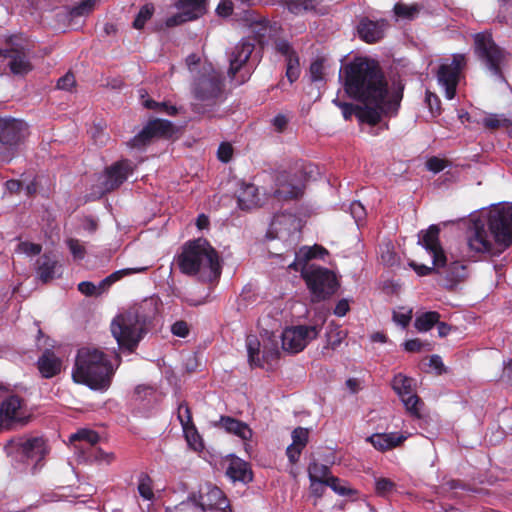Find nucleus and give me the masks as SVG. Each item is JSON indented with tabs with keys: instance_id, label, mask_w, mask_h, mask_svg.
I'll return each instance as SVG.
<instances>
[{
	"instance_id": "obj_1",
	"label": "nucleus",
	"mask_w": 512,
	"mask_h": 512,
	"mask_svg": "<svg viewBox=\"0 0 512 512\" xmlns=\"http://www.w3.org/2000/svg\"><path fill=\"white\" fill-rule=\"evenodd\" d=\"M344 89L348 96L383 117L395 115L402 99V92L389 91L379 63L366 57H356L345 66Z\"/></svg>"
},
{
	"instance_id": "obj_2",
	"label": "nucleus",
	"mask_w": 512,
	"mask_h": 512,
	"mask_svg": "<svg viewBox=\"0 0 512 512\" xmlns=\"http://www.w3.org/2000/svg\"><path fill=\"white\" fill-rule=\"evenodd\" d=\"M154 311L153 301L144 300L139 304L133 305L112 320L110 325L111 333L121 348H125L130 352L134 351L146 334L147 323Z\"/></svg>"
},
{
	"instance_id": "obj_3",
	"label": "nucleus",
	"mask_w": 512,
	"mask_h": 512,
	"mask_svg": "<svg viewBox=\"0 0 512 512\" xmlns=\"http://www.w3.org/2000/svg\"><path fill=\"white\" fill-rule=\"evenodd\" d=\"M177 264L182 273L198 276L201 281L205 282H212L221 274V265L216 250L202 238L189 242L183 247Z\"/></svg>"
},
{
	"instance_id": "obj_4",
	"label": "nucleus",
	"mask_w": 512,
	"mask_h": 512,
	"mask_svg": "<svg viewBox=\"0 0 512 512\" xmlns=\"http://www.w3.org/2000/svg\"><path fill=\"white\" fill-rule=\"evenodd\" d=\"M113 375L108 357L94 347H82L78 350L72 377L75 382L85 384L94 390H106Z\"/></svg>"
},
{
	"instance_id": "obj_5",
	"label": "nucleus",
	"mask_w": 512,
	"mask_h": 512,
	"mask_svg": "<svg viewBox=\"0 0 512 512\" xmlns=\"http://www.w3.org/2000/svg\"><path fill=\"white\" fill-rule=\"evenodd\" d=\"M440 229L431 225L427 230L419 233L418 243L434 259L436 273L440 276L439 282L446 288L452 289L466 277V266L459 261L447 263V257L439 242Z\"/></svg>"
},
{
	"instance_id": "obj_6",
	"label": "nucleus",
	"mask_w": 512,
	"mask_h": 512,
	"mask_svg": "<svg viewBox=\"0 0 512 512\" xmlns=\"http://www.w3.org/2000/svg\"><path fill=\"white\" fill-rule=\"evenodd\" d=\"M222 88L221 74L211 64L202 65L191 85L194 98L192 110L198 114L210 112L220 97Z\"/></svg>"
},
{
	"instance_id": "obj_7",
	"label": "nucleus",
	"mask_w": 512,
	"mask_h": 512,
	"mask_svg": "<svg viewBox=\"0 0 512 512\" xmlns=\"http://www.w3.org/2000/svg\"><path fill=\"white\" fill-rule=\"evenodd\" d=\"M474 54L481 65L496 79L504 81L503 69L508 63L509 54L500 47L488 31L473 36Z\"/></svg>"
},
{
	"instance_id": "obj_8",
	"label": "nucleus",
	"mask_w": 512,
	"mask_h": 512,
	"mask_svg": "<svg viewBox=\"0 0 512 512\" xmlns=\"http://www.w3.org/2000/svg\"><path fill=\"white\" fill-rule=\"evenodd\" d=\"M29 136L28 124L11 117L0 118V162H10Z\"/></svg>"
},
{
	"instance_id": "obj_9",
	"label": "nucleus",
	"mask_w": 512,
	"mask_h": 512,
	"mask_svg": "<svg viewBox=\"0 0 512 512\" xmlns=\"http://www.w3.org/2000/svg\"><path fill=\"white\" fill-rule=\"evenodd\" d=\"M300 270L311 292L312 301H323L336 292L339 284L335 274L329 269L315 265H304Z\"/></svg>"
},
{
	"instance_id": "obj_10",
	"label": "nucleus",
	"mask_w": 512,
	"mask_h": 512,
	"mask_svg": "<svg viewBox=\"0 0 512 512\" xmlns=\"http://www.w3.org/2000/svg\"><path fill=\"white\" fill-rule=\"evenodd\" d=\"M488 226L497 243L512 244V203L493 206L488 215Z\"/></svg>"
},
{
	"instance_id": "obj_11",
	"label": "nucleus",
	"mask_w": 512,
	"mask_h": 512,
	"mask_svg": "<svg viewBox=\"0 0 512 512\" xmlns=\"http://www.w3.org/2000/svg\"><path fill=\"white\" fill-rule=\"evenodd\" d=\"M467 65L465 54H454L452 59H444L437 70V81L445 89L447 99H453L462 70Z\"/></svg>"
},
{
	"instance_id": "obj_12",
	"label": "nucleus",
	"mask_w": 512,
	"mask_h": 512,
	"mask_svg": "<svg viewBox=\"0 0 512 512\" xmlns=\"http://www.w3.org/2000/svg\"><path fill=\"white\" fill-rule=\"evenodd\" d=\"M321 328L317 325H298L286 328L282 332V348L289 353L302 351L307 344L315 339Z\"/></svg>"
},
{
	"instance_id": "obj_13",
	"label": "nucleus",
	"mask_w": 512,
	"mask_h": 512,
	"mask_svg": "<svg viewBox=\"0 0 512 512\" xmlns=\"http://www.w3.org/2000/svg\"><path fill=\"white\" fill-rule=\"evenodd\" d=\"M174 133V126L168 120L156 119L150 121L137 135L128 143L130 148L141 149L148 145L153 138L169 137Z\"/></svg>"
},
{
	"instance_id": "obj_14",
	"label": "nucleus",
	"mask_w": 512,
	"mask_h": 512,
	"mask_svg": "<svg viewBox=\"0 0 512 512\" xmlns=\"http://www.w3.org/2000/svg\"><path fill=\"white\" fill-rule=\"evenodd\" d=\"M196 498L203 512H231L227 498L216 486L205 485L199 490Z\"/></svg>"
},
{
	"instance_id": "obj_15",
	"label": "nucleus",
	"mask_w": 512,
	"mask_h": 512,
	"mask_svg": "<svg viewBox=\"0 0 512 512\" xmlns=\"http://www.w3.org/2000/svg\"><path fill=\"white\" fill-rule=\"evenodd\" d=\"M491 230L486 229L485 223L481 220L474 221L467 230V244L471 251L486 253L492 250Z\"/></svg>"
},
{
	"instance_id": "obj_16",
	"label": "nucleus",
	"mask_w": 512,
	"mask_h": 512,
	"mask_svg": "<svg viewBox=\"0 0 512 512\" xmlns=\"http://www.w3.org/2000/svg\"><path fill=\"white\" fill-rule=\"evenodd\" d=\"M13 446L21 458L34 463V467L44 459L47 452L45 441L41 437L18 439L13 442Z\"/></svg>"
},
{
	"instance_id": "obj_17",
	"label": "nucleus",
	"mask_w": 512,
	"mask_h": 512,
	"mask_svg": "<svg viewBox=\"0 0 512 512\" xmlns=\"http://www.w3.org/2000/svg\"><path fill=\"white\" fill-rule=\"evenodd\" d=\"M333 103L341 109L343 117L346 120L351 119V117L355 115L362 123L376 125L383 118L379 112H376V110L370 108L368 105H355L352 103L342 102L338 99H334Z\"/></svg>"
},
{
	"instance_id": "obj_18",
	"label": "nucleus",
	"mask_w": 512,
	"mask_h": 512,
	"mask_svg": "<svg viewBox=\"0 0 512 512\" xmlns=\"http://www.w3.org/2000/svg\"><path fill=\"white\" fill-rule=\"evenodd\" d=\"M254 43L249 39H242L229 54L228 76L231 79L246 65L252 52L254 51Z\"/></svg>"
},
{
	"instance_id": "obj_19",
	"label": "nucleus",
	"mask_w": 512,
	"mask_h": 512,
	"mask_svg": "<svg viewBox=\"0 0 512 512\" xmlns=\"http://www.w3.org/2000/svg\"><path fill=\"white\" fill-rule=\"evenodd\" d=\"M135 165L127 159L114 163L106 170V180L103 183L105 191L118 188L127 177L133 173Z\"/></svg>"
},
{
	"instance_id": "obj_20",
	"label": "nucleus",
	"mask_w": 512,
	"mask_h": 512,
	"mask_svg": "<svg viewBox=\"0 0 512 512\" xmlns=\"http://www.w3.org/2000/svg\"><path fill=\"white\" fill-rule=\"evenodd\" d=\"M0 56L10 59L8 65L15 75H25L33 69L28 54L23 48L0 49Z\"/></svg>"
},
{
	"instance_id": "obj_21",
	"label": "nucleus",
	"mask_w": 512,
	"mask_h": 512,
	"mask_svg": "<svg viewBox=\"0 0 512 512\" xmlns=\"http://www.w3.org/2000/svg\"><path fill=\"white\" fill-rule=\"evenodd\" d=\"M387 27L385 20L372 21L368 18H362L357 26L359 37L367 43H375L383 38Z\"/></svg>"
},
{
	"instance_id": "obj_22",
	"label": "nucleus",
	"mask_w": 512,
	"mask_h": 512,
	"mask_svg": "<svg viewBox=\"0 0 512 512\" xmlns=\"http://www.w3.org/2000/svg\"><path fill=\"white\" fill-rule=\"evenodd\" d=\"M39 372L44 378H52L61 372L62 361L51 350H45L37 361Z\"/></svg>"
},
{
	"instance_id": "obj_23",
	"label": "nucleus",
	"mask_w": 512,
	"mask_h": 512,
	"mask_svg": "<svg viewBox=\"0 0 512 512\" xmlns=\"http://www.w3.org/2000/svg\"><path fill=\"white\" fill-rule=\"evenodd\" d=\"M406 436L399 433H378L370 436L367 440L379 451H387L399 446Z\"/></svg>"
},
{
	"instance_id": "obj_24",
	"label": "nucleus",
	"mask_w": 512,
	"mask_h": 512,
	"mask_svg": "<svg viewBox=\"0 0 512 512\" xmlns=\"http://www.w3.org/2000/svg\"><path fill=\"white\" fill-rule=\"evenodd\" d=\"M242 22L251 29V32L257 38L258 42H262L268 30V22L255 14L251 9L243 10Z\"/></svg>"
},
{
	"instance_id": "obj_25",
	"label": "nucleus",
	"mask_w": 512,
	"mask_h": 512,
	"mask_svg": "<svg viewBox=\"0 0 512 512\" xmlns=\"http://www.w3.org/2000/svg\"><path fill=\"white\" fill-rule=\"evenodd\" d=\"M215 426L224 428L228 433H232L243 440L252 437V430L247 424L229 416H221Z\"/></svg>"
},
{
	"instance_id": "obj_26",
	"label": "nucleus",
	"mask_w": 512,
	"mask_h": 512,
	"mask_svg": "<svg viewBox=\"0 0 512 512\" xmlns=\"http://www.w3.org/2000/svg\"><path fill=\"white\" fill-rule=\"evenodd\" d=\"M226 474L233 481L248 483L252 480V471L249 469L248 464L239 458H234L230 461Z\"/></svg>"
},
{
	"instance_id": "obj_27",
	"label": "nucleus",
	"mask_w": 512,
	"mask_h": 512,
	"mask_svg": "<svg viewBox=\"0 0 512 512\" xmlns=\"http://www.w3.org/2000/svg\"><path fill=\"white\" fill-rule=\"evenodd\" d=\"M248 4L242 0H222L216 8V12L219 16L227 17L234 15L237 20L242 21L243 10H245Z\"/></svg>"
},
{
	"instance_id": "obj_28",
	"label": "nucleus",
	"mask_w": 512,
	"mask_h": 512,
	"mask_svg": "<svg viewBox=\"0 0 512 512\" xmlns=\"http://www.w3.org/2000/svg\"><path fill=\"white\" fill-rule=\"evenodd\" d=\"M22 408V399L12 395L3 401L1 405V415L10 421H20L22 419L20 410Z\"/></svg>"
},
{
	"instance_id": "obj_29",
	"label": "nucleus",
	"mask_w": 512,
	"mask_h": 512,
	"mask_svg": "<svg viewBox=\"0 0 512 512\" xmlns=\"http://www.w3.org/2000/svg\"><path fill=\"white\" fill-rule=\"evenodd\" d=\"M208 0H178L175 7L178 10H184L185 15H190L194 19L203 16L207 11Z\"/></svg>"
},
{
	"instance_id": "obj_30",
	"label": "nucleus",
	"mask_w": 512,
	"mask_h": 512,
	"mask_svg": "<svg viewBox=\"0 0 512 512\" xmlns=\"http://www.w3.org/2000/svg\"><path fill=\"white\" fill-rule=\"evenodd\" d=\"M238 203L242 209H251L260 203L258 189L253 184L244 185L238 193Z\"/></svg>"
},
{
	"instance_id": "obj_31",
	"label": "nucleus",
	"mask_w": 512,
	"mask_h": 512,
	"mask_svg": "<svg viewBox=\"0 0 512 512\" xmlns=\"http://www.w3.org/2000/svg\"><path fill=\"white\" fill-rule=\"evenodd\" d=\"M57 261L50 255L44 254L37 260V275L39 279L47 283L52 280L55 275Z\"/></svg>"
},
{
	"instance_id": "obj_32",
	"label": "nucleus",
	"mask_w": 512,
	"mask_h": 512,
	"mask_svg": "<svg viewBox=\"0 0 512 512\" xmlns=\"http://www.w3.org/2000/svg\"><path fill=\"white\" fill-rule=\"evenodd\" d=\"M147 267H137V268H125L118 271L113 272L109 276H107L105 279L100 281L99 285L97 287V294H101L106 289H108L113 283L117 282L124 276H128L134 273H140L146 271Z\"/></svg>"
},
{
	"instance_id": "obj_33",
	"label": "nucleus",
	"mask_w": 512,
	"mask_h": 512,
	"mask_svg": "<svg viewBox=\"0 0 512 512\" xmlns=\"http://www.w3.org/2000/svg\"><path fill=\"white\" fill-rule=\"evenodd\" d=\"M99 439L98 433L90 429H81L70 436L71 442H80V445L76 448L83 451L97 444Z\"/></svg>"
},
{
	"instance_id": "obj_34",
	"label": "nucleus",
	"mask_w": 512,
	"mask_h": 512,
	"mask_svg": "<svg viewBox=\"0 0 512 512\" xmlns=\"http://www.w3.org/2000/svg\"><path fill=\"white\" fill-rule=\"evenodd\" d=\"M414 379L401 373L395 375L392 381V387L399 397H404L413 391Z\"/></svg>"
},
{
	"instance_id": "obj_35",
	"label": "nucleus",
	"mask_w": 512,
	"mask_h": 512,
	"mask_svg": "<svg viewBox=\"0 0 512 512\" xmlns=\"http://www.w3.org/2000/svg\"><path fill=\"white\" fill-rule=\"evenodd\" d=\"M440 315L438 312L430 311L425 312L415 319V328L420 332L430 330L435 324L438 323Z\"/></svg>"
},
{
	"instance_id": "obj_36",
	"label": "nucleus",
	"mask_w": 512,
	"mask_h": 512,
	"mask_svg": "<svg viewBox=\"0 0 512 512\" xmlns=\"http://www.w3.org/2000/svg\"><path fill=\"white\" fill-rule=\"evenodd\" d=\"M308 474L310 481H318L325 483L326 481H328V478L331 477L329 475V468L326 465L317 462H312L309 464Z\"/></svg>"
},
{
	"instance_id": "obj_37",
	"label": "nucleus",
	"mask_w": 512,
	"mask_h": 512,
	"mask_svg": "<svg viewBox=\"0 0 512 512\" xmlns=\"http://www.w3.org/2000/svg\"><path fill=\"white\" fill-rule=\"evenodd\" d=\"M403 404L406 407V410L414 417H421V409L424 406V403L421 399L414 393H410L404 397H401Z\"/></svg>"
},
{
	"instance_id": "obj_38",
	"label": "nucleus",
	"mask_w": 512,
	"mask_h": 512,
	"mask_svg": "<svg viewBox=\"0 0 512 512\" xmlns=\"http://www.w3.org/2000/svg\"><path fill=\"white\" fill-rule=\"evenodd\" d=\"M138 492L139 495L147 501L153 502L155 499V494L153 490V481L152 479L146 475L142 474L138 480Z\"/></svg>"
},
{
	"instance_id": "obj_39",
	"label": "nucleus",
	"mask_w": 512,
	"mask_h": 512,
	"mask_svg": "<svg viewBox=\"0 0 512 512\" xmlns=\"http://www.w3.org/2000/svg\"><path fill=\"white\" fill-rule=\"evenodd\" d=\"M249 362L251 365L260 366L261 360L259 358L260 343L255 336H249L246 340Z\"/></svg>"
},
{
	"instance_id": "obj_40",
	"label": "nucleus",
	"mask_w": 512,
	"mask_h": 512,
	"mask_svg": "<svg viewBox=\"0 0 512 512\" xmlns=\"http://www.w3.org/2000/svg\"><path fill=\"white\" fill-rule=\"evenodd\" d=\"M154 14L153 4L143 5L133 21V27L137 30L144 28L145 23L151 19Z\"/></svg>"
},
{
	"instance_id": "obj_41",
	"label": "nucleus",
	"mask_w": 512,
	"mask_h": 512,
	"mask_svg": "<svg viewBox=\"0 0 512 512\" xmlns=\"http://www.w3.org/2000/svg\"><path fill=\"white\" fill-rule=\"evenodd\" d=\"M276 196L279 199H294L298 198L302 194V188L290 184H280L278 189L275 191Z\"/></svg>"
},
{
	"instance_id": "obj_42",
	"label": "nucleus",
	"mask_w": 512,
	"mask_h": 512,
	"mask_svg": "<svg viewBox=\"0 0 512 512\" xmlns=\"http://www.w3.org/2000/svg\"><path fill=\"white\" fill-rule=\"evenodd\" d=\"M286 61V77L290 83L296 81L300 76V63L297 54L285 59Z\"/></svg>"
},
{
	"instance_id": "obj_43",
	"label": "nucleus",
	"mask_w": 512,
	"mask_h": 512,
	"mask_svg": "<svg viewBox=\"0 0 512 512\" xmlns=\"http://www.w3.org/2000/svg\"><path fill=\"white\" fill-rule=\"evenodd\" d=\"M483 125L485 128L493 130L500 127H508L512 125V122L503 115L490 114L483 119Z\"/></svg>"
},
{
	"instance_id": "obj_44",
	"label": "nucleus",
	"mask_w": 512,
	"mask_h": 512,
	"mask_svg": "<svg viewBox=\"0 0 512 512\" xmlns=\"http://www.w3.org/2000/svg\"><path fill=\"white\" fill-rule=\"evenodd\" d=\"M171 512H203V508L197 504L196 494H193L186 501L175 506Z\"/></svg>"
},
{
	"instance_id": "obj_45",
	"label": "nucleus",
	"mask_w": 512,
	"mask_h": 512,
	"mask_svg": "<svg viewBox=\"0 0 512 512\" xmlns=\"http://www.w3.org/2000/svg\"><path fill=\"white\" fill-rule=\"evenodd\" d=\"M396 16L403 19H413L419 12L418 5L396 4L394 6Z\"/></svg>"
},
{
	"instance_id": "obj_46",
	"label": "nucleus",
	"mask_w": 512,
	"mask_h": 512,
	"mask_svg": "<svg viewBox=\"0 0 512 512\" xmlns=\"http://www.w3.org/2000/svg\"><path fill=\"white\" fill-rule=\"evenodd\" d=\"M327 344L324 347L325 349L330 348L332 350L336 349L342 342L345 337V333L339 329L338 327L331 329L326 334Z\"/></svg>"
},
{
	"instance_id": "obj_47",
	"label": "nucleus",
	"mask_w": 512,
	"mask_h": 512,
	"mask_svg": "<svg viewBox=\"0 0 512 512\" xmlns=\"http://www.w3.org/2000/svg\"><path fill=\"white\" fill-rule=\"evenodd\" d=\"M325 60L317 58L310 65V76L312 81H320L324 77Z\"/></svg>"
},
{
	"instance_id": "obj_48",
	"label": "nucleus",
	"mask_w": 512,
	"mask_h": 512,
	"mask_svg": "<svg viewBox=\"0 0 512 512\" xmlns=\"http://www.w3.org/2000/svg\"><path fill=\"white\" fill-rule=\"evenodd\" d=\"M309 431L303 427H297L292 432V445L304 448L308 442Z\"/></svg>"
},
{
	"instance_id": "obj_49",
	"label": "nucleus",
	"mask_w": 512,
	"mask_h": 512,
	"mask_svg": "<svg viewBox=\"0 0 512 512\" xmlns=\"http://www.w3.org/2000/svg\"><path fill=\"white\" fill-rule=\"evenodd\" d=\"M325 485L331 487L336 493L342 496L352 493V490L348 488L343 481L334 476L328 478Z\"/></svg>"
},
{
	"instance_id": "obj_50",
	"label": "nucleus",
	"mask_w": 512,
	"mask_h": 512,
	"mask_svg": "<svg viewBox=\"0 0 512 512\" xmlns=\"http://www.w3.org/2000/svg\"><path fill=\"white\" fill-rule=\"evenodd\" d=\"M95 0H84L77 6H74L71 11L70 15L72 17H79L86 15L90 13L93 10Z\"/></svg>"
},
{
	"instance_id": "obj_51",
	"label": "nucleus",
	"mask_w": 512,
	"mask_h": 512,
	"mask_svg": "<svg viewBox=\"0 0 512 512\" xmlns=\"http://www.w3.org/2000/svg\"><path fill=\"white\" fill-rule=\"evenodd\" d=\"M425 101L431 111V113L436 116V115H439L440 112H441V102H440V99L439 97L430 92V91H426V97H425Z\"/></svg>"
},
{
	"instance_id": "obj_52",
	"label": "nucleus",
	"mask_w": 512,
	"mask_h": 512,
	"mask_svg": "<svg viewBox=\"0 0 512 512\" xmlns=\"http://www.w3.org/2000/svg\"><path fill=\"white\" fill-rule=\"evenodd\" d=\"M186 12L184 10H179V12L169 18L166 19V26L173 27L180 25L182 23L195 20L190 15H185Z\"/></svg>"
},
{
	"instance_id": "obj_53",
	"label": "nucleus",
	"mask_w": 512,
	"mask_h": 512,
	"mask_svg": "<svg viewBox=\"0 0 512 512\" xmlns=\"http://www.w3.org/2000/svg\"><path fill=\"white\" fill-rule=\"evenodd\" d=\"M395 488L394 482L388 478H379L375 482V489L377 494L386 495Z\"/></svg>"
},
{
	"instance_id": "obj_54",
	"label": "nucleus",
	"mask_w": 512,
	"mask_h": 512,
	"mask_svg": "<svg viewBox=\"0 0 512 512\" xmlns=\"http://www.w3.org/2000/svg\"><path fill=\"white\" fill-rule=\"evenodd\" d=\"M67 245L69 247L70 252L73 254L76 259H83L85 256V247L80 243L77 239H68Z\"/></svg>"
},
{
	"instance_id": "obj_55",
	"label": "nucleus",
	"mask_w": 512,
	"mask_h": 512,
	"mask_svg": "<svg viewBox=\"0 0 512 512\" xmlns=\"http://www.w3.org/2000/svg\"><path fill=\"white\" fill-rule=\"evenodd\" d=\"M301 251L304 253V257L306 260L313 258H323V256L328 253L325 248L319 245H314L313 247L310 248L305 247Z\"/></svg>"
},
{
	"instance_id": "obj_56",
	"label": "nucleus",
	"mask_w": 512,
	"mask_h": 512,
	"mask_svg": "<svg viewBox=\"0 0 512 512\" xmlns=\"http://www.w3.org/2000/svg\"><path fill=\"white\" fill-rule=\"evenodd\" d=\"M275 50L277 53L285 57V59L297 54L291 45L285 40H277L275 42Z\"/></svg>"
},
{
	"instance_id": "obj_57",
	"label": "nucleus",
	"mask_w": 512,
	"mask_h": 512,
	"mask_svg": "<svg viewBox=\"0 0 512 512\" xmlns=\"http://www.w3.org/2000/svg\"><path fill=\"white\" fill-rule=\"evenodd\" d=\"M350 212L357 223L364 220L366 217V210L359 201H354L351 203Z\"/></svg>"
},
{
	"instance_id": "obj_58",
	"label": "nucleus",
	"mask_w": 512,
	"mask_h": 512,
	"mask_svg": "<svg viewBox=\"0 0 512 512\" xmlns=\"http://www.w3.org/2000/svg\"><path fill=\"white\" fill-rule=\"evenodd\" d=\"M218 158L220 161L227 163L231 160L233 154V147L230 143H222L218 148Z\"/></svg>"
},
{
	"instance_id": "obj_59",
	"label": "nucleus",
	"mask_w": 512,
	"mask_h": 512,
	"mask_svg": "<svg viewBox=\"0 0 512 512\" xmlns=\"http://www.w3.org/2000/svg\"><path fill=\"white\" fill-rule=\"evenodd\" d=\"M41 249V245L30 242H21L18 245V251L30 256L38 255L41 252Z\"/></svg>"
},
{
	"instance_id": "obj_60",
	"label": "nucleus",
	"mask_w": 512,
	"mask_h": 512,
	"mask_svg": "<svg viewBox=\"0 0 512 512\" xmlns=\"http://www.w3.org/2000/svg\"><path fill=\"white\" fill-rule=\"evenodd\" d=\"M426 167L429 171H432L434 173H438L445 169L446 162L443 159L437 158V157H431L426 162Z\"/></svg>"
},
{
	"instance_id": "obj_61",
	"label": "nucleus",
	"mask_w": 512,
	"mask_h": 512,
	"mask_svg": "<svg viewBox=\"0 0 512 512\" xmlns=\"http://www.w3.org/2000/svg\"><path fill=\"white\" fill-rule=\"evenodd\" d=\"M76 80L73 74L67 73L57 82V87L62 90H71L75 86Z\"/></svg>"
},
{
	"instance_id": "obj_62",
	"label": "nucleus",
	"mask_w": 512,
	"mask_h": 512,
	"mask_svg": "<svg viewBox=\"0 0 512 512\" xmlns=\"http://www.w3.org/2000/svg\"><path fill=\"white\" fill-rule=\"evenodd\" d=\"M90 457L97 462H105L107 464L114 460L113 453H106L100 449H96L95 451L91 452Z\"/></svg>"
},
{
	"instance_id": "obj_63",
	"label": "nucleus",
	"mask_w": 512,
	"mask_h": 512,
	"mask_svg": "<svg viewBox=\"0 0 512 512\" xmlns=\"http://www.w3.org/2000/svg\"><path fill=\"white\" fill-rule=\"evenodd\" d=\"M171 331L175 336L186 337L189 333V328L185 321H177L172 325Z\"/></svg>"
},
{
	"instance_id": "obj_64",
	"label": "nucleus",
	"mask_w": 512,
	"mask_h": 512,
	"mask_svg": "<svg viewBox=\"0 0 512 512\" xmlns=\"http://www.w3.org/2000/svg\"><path fill=\"white\" fill-rule=\"evenodd\" d=\"M412 318V311L407 312H394L393 320L399 325L406 327Z\"/></svg>"
}]
</instances>
